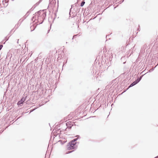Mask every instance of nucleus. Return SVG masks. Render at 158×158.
Listing matches in <instances>:
<instances>
[{
  "label": "nucleus",
  "mask_w": 158,
  "mask_h": 158,
  "mask_svg": "<svg viewBox=\"0 0 158 158\" xmlns=\"http://www.w3.org/2000/svg\"><path fill=\"white\" fill-rule=\"evenodd\" d=\"M76 143H73L72 142H69L67 145V149L68 150H70L76 148Z\"/></svg>",
  "instance_id": "1"
},
{
  "label": "nucleus",
  "mask_w": 158,
  "mask_h": 158,
  "mask_svg": "<svg viewBox=\"0 0 158 158\" xmlns=\"http://www.w3.org/2000/svg\"><path fill=\"white\" fill-rule=\"evenodd\" d=\"M117 81L118 80L116 79L112 81L111 84H112V86H113V87L116 88L118 87V85H117L118 83V82H117Z\"/></svg>",
  "instance_id": "2"
},
{
  "label": "nucleus",
  "mask_w": 158,
  "mask_h": 158,
  "mask_svg": "<svg viewBox=\"0 0 158 158\" xmlns=\"http://www.w3.org/2000/svg\"><path fill=\"white\" fill-rule=\"evenodd\" d=\"M26 98H24V97H23L20 100V101H19L17 103V105L18 106L22 104H23V103L26 100Z\"/></svg>",
  "instance_id": "3"
},
{
  "label": "nucleus",
  "mask_w": 158,
  "mask_h": 158,
  "mask_svg": "<svg viewBox=\"0 0 158 158\" xmlns=\"http://www.w3.org/2000/svg\"><path fill=\"white\" fill-rule=\"evenodd\" d=\"M75 136L76 137H77V138L73 139L70 142H72V143H76V144L77 143V142H76V141L78 140V139L80 138V137L79 135H77Z\"/></svg>",
  "instance_id": "4"
},
{
  "label": "nucleus",
  "mask_w": 158,
  "mask_h": 158,
  "mask_svg": "<svg viewBox=\"0 0 158 158\" xmlns=\"http://www.w3.org/2000/svg\"><path fill=\"white\" fill-rule=\"evenodd\" d=\"M71 123H72V122H68L66 123V125L67 126V127L69 129H71L72 126H73V124H71Z\"/></svg>",
  "instance_id": "5"
},
{
  "label": "nucleus",
  "mask_w": 158,
  "mask_h": 158,
  "mask_svg": "<svg viewBox=\"0 0 158 158\" xmlns=\"http://www.w3.org/2000/svg\"><path fill=\"white\" fill-rule=\"evenodd\" d=\"M147 45L146 44H145L142 47L140 52H144L145 50V49L147 47Z\"/></svg>",
  "instance_id": "6"
},
{
  "label": "nucleus",
  "mask_w": 158,
  "mask_h": 158,
  "mask_svg": "<svg viewBox=\"0 0 158 158\" xmlns=\"http://www.w3.org/2000/svg\"><path fill=\"white\" fill-rule=\"evenodd\" d=\"M133 40H128V41H127L128 40H127V43H126V47L127 46H128L130 44L133 42Z\"/></svg>",
  "instance_id": "7"
},
{
  "label": "nucleus",
  "mask_w": 158,
  "mask_h": 158,
  "mask_svg": "<svg viewBox=\"0 0 158 158\" xmlns=\"http://www.w3.org/2000/svg\"><path fill=\"white\" fill-rule=\"evenodd\" d=\"M132 53V52H131V51L129 50V51L127 52V56H130L131 55Z\"/></svg>",
  "instance_id": "8"
},
{
  "label": "nucleus",
  "mask_w": 158,
  "mask_h": 158,
  "mask_svg": "<svg viewBox=\"0 0 158 158\" xmlns=\"http://www.w3.org/2000/svg\"><path fill=\"white\" fill-rule=\"evenodd\" d=\"M135 85V83H134L133 82L132 83H131L130 85L128 87L130 88V87H132Z\"/></svg>",
  "instance_id": "9"
},
{
  "label": "nucleus",
  "mask_w": 158,
  "mask_h": 158,
  "mask_svg": "<svg viewBox=\"0 0 158 158\" xmlns=\"http://www.w3.org/2000/svg\"><path fill=\"white\" fill-rule=\"evenodd\" d=\"M37 108V107H35L34 108V109H31L30 110V112H33V111H34V110H36Z\"/></svg>",
  "instance_id": "10"
},
{
  "label": "nucleus",
  "mask_w": 158,
  "mask_h": 158,
  "mask_svg": "<svg viewBox=\"0 0 158 158\" xmlns=\"http://www.w3.org/2000/svg\"><path fill=\"white\" fill-rule=\"evenodd\" d=\"M85 4V2H84V1H83L81 3V6H83L84 5V4Z\"/></svg>",
  "instance_id": "11"
},
{
  "label": "nucleus",
  "mask_w": 158,
  "mask_h": 158,
  "mask_svg": "<svg viewBox=\"0 0 158 158\" xmlns=\"http://www.w3.org/2000/svg\"><path fill=\"white\" fill-rule=\"evenodd\" d=\"M154 68H152L151 69H150L149 71H148V72H151L154 69Z\"/></svg>",
  "instance_id": "12"
},
{
  "label": "nucleus",
  "mask_w": 158,
  "mask_h": 158,
  "mask_svg": "<svg viewBox=\"0 0 158 158\" xmlns=\"http://www.w3.org/2000/svg\"><path fill=\"white\" fill-rule=\"evenodd\" d=\"M73 151H74V150H73L72 151H68L67 152L66 154H69V153H71V152H73Z\"/></svg>",
  "instance_id": "13"
},
{
  "label": "nucleus",
  "mask_w": 158,
  "mask_h": 158,
  "mask_svg": "<svg viewBox=\"0 0 158 158\" xmlns=\"http://www.w3.org/2000/svg\"><path fill=\"white\" fill-rule=\"evenodd\" d=\"M3 46V44H0V51L2 49V47Z\"/></svg>",
  "instance_id": "14"
},
{
  "label": "nucleus",
  "mask_w": 158,
  "mask_h": 158,
  "mask_svg": "<svg viewBox=\"0 0 158 158\" xmlns=\"http://www.w3.org/2000/svg\"><path fill=\"white\" fill-rule=\"evenodd\" d=\"M144 75V74L143 75H141V76H140V77L138 78L139 79H140L141 80L142 79V77H143V76Z\"/></svg>",
  "instance_id": "15"
},
{
  "label": "nucleus",
  "mask_w": 158,
  "mask_h": 158,
  "mask_svg": "<svg viewBox=\"0 0 158 158\" xmlns=\"http://www.w3.org/2000/svg\"><path fill=\"white\" fill-rule=\"evenodd\" d=\"M138 83L140 81V79L138 78L137 79L135 80Z\"/></svg>",
  "instance_id": "16"
},
{
  "label": "nucleus",
  "mask_w": 158,
  "mask_h": 158,
  "mask_svg": "<svg viewBox=\"0 0 158 158\" xmlns=\"http://www.w3.org/2000/svg\"><path fill=\"white\" fill-rule=\"evenodd\" d=\"M125 57L124 56V57H122V58H121V60L122 61L123 60H124V59H125Z\"/></svg>",
  "instance_id": "17"
},
{
  "label": "nucleus",
  "mask_w": 158,
  "mask_h": 158,
  "mask_svg": "<svg viewBox=\"0 0 158 158\" xmlns=\"http://www.w3.org/2000/svg\"><path fill=\"white\" fill-rule=\"evenodd\" d=\"M133 82L134 83H135V85L138 83L137 82V81L136 80H135Z\"/></svg>",
  "instance_id": "18"
},
{
  "label": "nucleus",
  "mask_w": 158,
  "mask_h": 158,
  "mask_svg": "<svg viewBox=\"0 0 158 158\" xmlns=\"http://www.w3.org/2000/svg\"><path fill=\"white\" fill-rule=\"evenodd\" d=\"M139 64H140V65H143V62H140Z\"/></svg>",
  "instance_id": "19"
},
{
  "label": "nucleus",
  "mask_w": 158,
  "mask_h": 158,
  "mask_svg": "<svg viewBox=\"0 0 158 158\" xmlns=\"http://www.w3.org/2000/svg\"><path fill=\"white\" fill-rule=\"evenodd\" d=\"M59 131L60 132V129H59L58 131Z\"/></svg>",
  "instance_id": "20"
},
{
  "label": "nucleus",
  "mask_w": 158,
  "mask_h": 158,
  "mask_svg": "<svg viewBox=\"0 0 158 158\" xmlns=\"http://www.w3.org/2000/svg\"><path fill=\"white\" fill-rule=\"evenodd\" d=\"M128 80V77H127V80L126 79L124 81H126L127 80Z\"/></svg>",
  "instance_id": "21"
},
{
  "label": "nucleus",
  "mask_w": 158,
  "mask_h": 158,
  "mask_svg": "<svg viewBox=\"0 0 158 158\" xmlns=\"http://www.w3.org/2000/svg\"><path fill=\"white\" fill-rule=\"evenodd\" d=\"M38 58H36V59H35V61H36V60H38Z\"/></svg>",
  "instance_id": "22"
},
{
  "label": "nucleus",
  "mask_w": 158,
  "mask_h": 158,
  "mask_svg": "<svg viewBox=\"0 0 158 158\" xmlns=\"http://www.w3.org/2000/svg\"><path fill=\"white\" fill-rule=\"evenodd\" d=\"M40 13V12H37V14H39Z\"/></svg>",
  "instance_id": "23"
},
{
  "label": "nucleus",
  "mask_w": 158,
  "mask_h": 158,
  "mask_svg": "<svg viewBox=\"0 0 158 158\" xmlns=\"http://www.w3.org/2000/svg\"><path fill=\"white\" fill-rule=\"evenodd\" d=\"M126 63V61H125L124 62H123V64H125Z\"/></svg>",
  "instance_id": "24"
},
{
  "label": "nucleus",
  "mask_w": 158,
  "mask_h": 158,
  "mask_svg": "<svg viewBox=\"0 0 158 158\" xmlns=\"http://www.w3.org/2000/svg\"><path fill=\"white\" fill-rule=\"evenodd\" d=\"M19 40H17V43L18 44V43H19Z\"/></svg>",
  "instance_id": "25"
},
{
  "label": "nucleus",
  "mask_w": 158,
  "mask_h": 158,
  "mask_svg": "<svg viewBox=\"0 0 158 158\" xmlns=\"http://www.w3.org/2000/svg\"><path fill=\"white\" fill-rule=\"evenodd\" d=\"M155 158H158V156H157V157H156Z\"/></svg>",
  "instance_id": "26"
},
{
  "label": "nucleus",
  "mask_w": 158,
  "mask_h": 158,
  "mask_svg": "<svg viewBox=\"0 0 158 158\" xmlns=\"http://www.w3.org/2000/svg\"><path fill=\"white\" fill-rule=\"evenodd\" d=\"M137 33V32H135V34H136Z\"/></svg>",
  "instance_id": "27"
},
{
  "label": "nucleus",
  "mask_w": 158,
  "mask_h": 158,
  "mask_svg": "<svg viewBox=\"0 0 158 158\" xmlns=\"http://www.w3.org/2000/svg\"><path fill=\"white\" fill-rule=\"evenodd\" d=\"M5 42H4V43H3V44H4L5 43Z\"/></svg>",
  "instance_id": "28"
},
{
  "label": "nucleus",
  "mask_w": 158,
  "mask_h": 158,
  "mask_svg": "<svg viewBox=\"0 0 158 158\" xmlns=\"http://www.w3.org/2000/svg\"><path fill=\"white\" fill-rule=\"evenodd\" d=\"M137 66H138V65H137ZM137 67L138 68H139V67L137 66Z\"/></svg>",
  "instance_id": "29"
},
{
  "label": "nucleus",
  "mask_w": 158,
  "mask_h": 158,
  "mask_svg": "<svg viewBox=\"0 0 158 158\" xmlns=\"http://www.w3.org/2000/svg\"><path fill=\"white\" fill-rule=\"evenodd\" d=\"M59 58H60V57H59V56H58V59H59Z\"/></svg>",
  "instance_id": "30"
},
{
  "label": "nucleus",
  "mask_w": 158,
  "mask_h": 158,
  "mask_svg": "<svg viewBox=\"0 0 158 158\" xmlns=\"http://www.w3.org/2000/svg\"><path fill=\"white\" fill-rule=\"evenodd\" d=\"M128 77V78H130V77H129V76Z\"/></svg>",
  "instance_id": "31"
},
{
  "label": "nucleus",
  "mask_w": 158,
  "mask_h": 158,
  "mask_svg": "<svg viewBox=\"0 0 158 158\" xmlns=\"http://www.w3.org/2000/svg\"><path fill=\"white\" fill-rule=\"evenodd\" d=\"M24 114L23 113H22V114Z\"/></svg>",
  "instance_id": "32"
},
{
  "label": "nucleus",
  "mask_w": 158,
  "mask_h": 158,
  "mask_svg": "<svg viewBox=\"0 0 158 158\" xmlns=\"http://www.w3.org/2000/svg\"><path fill=\"white\" fill-rule=\"evenodd\" d=\"M78 35H76L75 36H77Z\"/></svg>",
  "instance_id": "33"
},
{
  "label": "nucleus",
  "mask_w": 158,
  "mask_h": 158,
  "mask_svg": "<svg viewBox=\"0 0 158 158\" xmlns=\"http://www.w3.org/2000/svg\"><path fill=\"white\" fill-rule=\"evenodd\" d=\"M61 141H61H61V140H60V141Z\"/></svg>",
  "instance_id": "34"
},
{
  "label": "nucleus",
  "mask_w": 158,
  "mask_h": 158,
  "mask_svg": "<svg viewBox=\"0 0 158 158\" xmlns=\"http://www.w3.org/2000/svg\"><path fill=\"white\" fill-rule=\"evenodd\" d=\"M73 42V41H72V42Z\"/></svg>",
  "instance_id": "35"
}]
</instances>
